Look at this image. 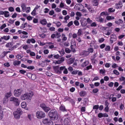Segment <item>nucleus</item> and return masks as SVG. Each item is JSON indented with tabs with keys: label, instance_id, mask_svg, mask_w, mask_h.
I'll use <instances>...</instances> for the list:
<instances>
[{
	"label": "nucleus",
	"instance_id": "8fccbe9b",
	"mask_svg": "<svg viewBox=\"0 0 125 125\" xmlns=\"http://www.w3.org/2000/svg\"><path fill=\"white\" fill-rule=\"evenodd\" d=\"M19 72L20 74H21V75H24V74H26V72L25 70L21 69L19 70Z\"/></svg>",
	"mask_w": 125,
	"mask_h": 125
},
{
	"label": "nucleus",
	"instance_id": "13d9d810",
	"mask_svg": "<svg viewBox=\"0 0 125 125\" xmlns=\"http://www.w3.org/2000/svg\"><path fill=\"white\" fill-rule=\"evenodd\" d=\"M106 46V44L104 43L100 45V47L101 49H103V48H105V47Z\"/></svg>",
	"mask_w": 125,
	"mask_h": 125
},
{
	"label": "nucleus",
	"instance_id": "4be33fe9",
	"mask_svg": "<svg viewBox=\"0 0 125 125\" xmlns=\"http://www.w3.org/2000/svg\"><path fill=\"white\" fill-rule=\"evenodd\" d=\"M119 81L120 82H123L122 83V84L125 85V77L124 76H121L120 78H119Z\"/></svg>",
	"mask_w": 125,
	"mask_h": 125
},
{
	"label": "nucleus",
	"instance_id": "e2e57ef3",
	"mask_svg": "<svg viewBox=\"0 0 125 125\" xmlns=\"http://www.w3.org/2000/svg\"><path fill=\"white\" fill-rule=\"evenodd\" d=\"M86 69L87 71H88V70H91V69H92V65L91 64L90 65L87 66L86 67Z\"/></svg>",
	"mask_w": 125,
	"mask_h": 125
},
{
	"label": "nucleus",
	"instance_id": "9b49d317",
	"mask_svg": "<svg viewBox=\"0 0 125 125\" xmlns=\"http://www.w3.org/2000/svg\"><path fill=\"white\" fill-rule=\"evenodd\" d=\"M12 95V94L11 93V92L6 93L3 99V103H6V101H7V99H8L9 97H11Z\"/></svg>",
	"mask_w": 125,
	"mask_h": 125
},
{
	"label": "nucleus",
	"instance_id": "79ce46f5",
	"mask_svg": "<svg viewBox=\"0 0 125 125\" xmlns=\"http://www.w3.org/2000/svg\"><path fill=\"white\" fill-rule=\"evenodd\" d=\"M105 73H106V70H105V69H101L100 70V74L104 75Z\"/></svg>",
	"mask_w": 125,
	"mask_h": 125
},
{
	"label": "nucleus",
	"instance_id": "3c124183",
	"mask_svg": "<svg viewBox=\"0 0 125 125\" xmlns=\"http://www.w3.org/2000/svg\"><path fill=\"white\" fill-rule=\"evenodd\" d=\"M86 22L88 23V24H91L92 22V20H90L89 18H88L86 20Z\"/></svg>",
	"mask_w": 125,
	"mask_h": 125
},
{
	"label": "nucleus",
	"instance_id": "a878e982",
	"mask_svg": "<svg viewBox=\"0 0 125 125\" xmlns=\"http://www.w3.org/2000/svg\"><path fill=\"white\" fill-rule=\"evenodd\" d=\"M4 17H5L6 18H8V17H9V16H10L9 12L7 11H4Z\"/></svg>",
	"mask_w": 125,
	"mask_h": 125
},
{
	"label": "nucleus",
	"instance_id": "37998d69",
	"mask_svg": "<svg viewBox=\"0 0 125 125\" xmlns=\"http://www.w3.org/2000/svg\"><path fill=\"white\" fill-rule=\"evenodd\" d=\"M31 79L33 81H35V80H36L37 79V76H36V75H35V74H32V75H31Z\"/></svg>",
	"mask_w": 125,
	"mask_h": 125
},
{
	"label": "nucleus",
	"instance_id": "49530a36",
	"mask_svg": "<svg viewBox=\"0 0 125 125\" xmlns=\"http://www.w3.org/2000/svg\"><path fill=\"white\" fill-rule=\"evenodd\" d=\"M26 26H27V22H25L24 24H21V29H24L26 28Z\"/></svg>",
	"mask_w": 125,
	"mask_h": 125
},
{
	"label": "nucleus",
	"instance_id": "58836bf2",
	"mask_svg": "<svg viewBox=\"0 0 125 125\" xmlns=\"http://www.w3.org/2000/svg\"><path fill=\"white\" fill-rule=\"evenodd\" d=\"M113 74H114L115 75H116L117 76H119V75H120V72H119V71H118V70L114 69L113 71Z\"/></svg>",
	"mask_w": 125,
	"mask_h": 125
},
{
	"label": "nucleus",
	"instance_id": "f3484780",
	"mask_svg": "<svg viewBox=\"0 0 125 125\" xmlns=\"http://www.w3.org/2000/svg\"><path fill=\"white\" fill-rule=\"evenodd\" d=\"M88 64H89V62H88V61H85L82 63L81 67H82V68H84V67H86Z\"/></svg>",
	"mask_w": 125,
	"mask_h": 125
},
{
	"label": "nucleus",
	"instance_id": "f257e3e1",
	"mask_svg": "<svg viewBox=\"0 0 125 125\" xmlns=\"http://www.w3.org/2000/svg\"><path fill=\"white\" fill-rule=\"evenodd\" d=\"M48 116L52 121H56L58 120V112L56 109H52L49 111L48 113Z\"/></svg>",
	"mask_w": 125,
	"mask_h": 125
},
{
	"label": "nucleus",
	"instance_id": "423d86ee",
	"mask_svg": "<svg viewBox=\"0 0 125 125\" xmlns=\"http://www.w3.org/2000/svg\"><path fill=\"white\" fill-rule=\"evenodd\" d=\"M10 101L11 102H14L15 104V105L16 106H19L20 103H19V101L18 100V99L13 97H11L10 99Z\"/></svg>",
	"mask_w": 125,
	"mask_h": 125
},
{
	"label": "nucleus",
	"instance_id": "dca6fc26",
	"mask_svg": "<svg viewBox=\"0 0 125 125\" xmlns=\"http://www.w3.org/2000/svg\"><path fill=\"white\" fill-rule=\"evenodd\" d=\"M14 117L15 119H17V120L20 119V117L21 114L18 113V112H16L15 111L14 112Z\"/></svg>",
	"mask_w": 125,
	"mask_h": 125
},
{
	"label": "nucleus",
	"instance_id": "20e7f679",
	"mask_svg": "<svg viewBox=\"0 0 125 125\" xmlns=\"http://www.w3.org/2000/svg\"><path fill=\"white\" fill-rule=\"evenodd\" d=\"M42 123L43 125H53L54 123L53 122H52V120L49 119L47 118H45L42 120Z\"/></svg>",
	"mask_w": 125,
	"mask_h": 125
},
{
	"label": "nucleus",
	"instance_id": "bb28decb",
	"mask_svg": "<svg viewBox=\"0 0 125 125\" xmlns=\"http://www.w3.org/2000/svg\"><path fill=\"white\" fill-rule=\"evenodd\" d=\"M79 94L81 97H84V96L86 94V92L85 91H81Z\"/></svg>",
	"mask_w": 125,
	"mask_h": 125
},
{
	"label": "nucleus",
	"instance_id": "a18cd8bd",
	"mask_svg": "<svg viewBox=\"0 0 125 125\" xmlns=\"http://www.w3.org/2000/svg\"><path fill=\"white\" fill-rule=\"evenodd\" d=\"M62 41H64V42L67 41V37H66V36H65V34H62Z\"/></svg>",
	"mask_w": 125,
	"mask_h": 125
},
{
	"label": "nucleus",
	"instance_id": "c756f323",
	"mask_svg": "<svg viewBox=\"0 0 125 125\" xmlns=\"http://www.w3.org/2000/svg\"><path fill=\"white\" fill-rule=\"evenodd\" d=\"M37 9H38V7H35L33 11L31 12V14L33 15V16H36L37 15V14L36 13Z\"/></svg>",
	"mask_w": 125,
	"mask_h": 125
},
{
	"label": "nucleus",
	"instance_id": "c03bdc74",
	"mask_svg": "<svg viewBox=\"0 0 125 125\" xmlns=\"http://www.w3.org/2000/svg\"><path fill=\"white\" fill-rule=\"evenodd\" d=\"M99 109V105H95L93 107V110H98Z\"/></svg>",
	"mask_w": 125,
	"mask_h": 125
},
{
	"label": "nucleus",
	"instance_id": "680f3d73",
	"mask_svg": "<svg viewBox=\"0 0 125 125\" xmlns=\"http://www.w3.org/2000/svg\"><path fill=\"white\" fill-rule=\"evenodd\" d=\"M27 69L28 70H34V69H35V67L34 66H29L27 67Z\"/></svg>",
	"mask_w": 125,
	"mask_h": 125
},
{
	"label": "nucleus",
	"instance_id": "5701e85b",
	"mask_svg": "<svg viewBox=\"0 0 125 125\" xmlns=\"http://www.w3.org/2000/svg\"><path fill=\"white\" fill-rule=\"evenodd\" d=\"M40 23L42 25H46L47 24V21L45 19H43L40 21Z\"/></svg>",
	"mask_w": 125,
	"mask_h": 125
},
{
	"label": "nucleus",
	"instance_id": "4d7b16f0",
	"mask_svg": "<svg viewBox=\"0 0 125 125\" xmlns=\"http://www.w3.org/2000/svg\"><path fill=\"white\" fill-rule=\"evenodd\" d=\"M65 68H66V66H65L60 67V72H62V71H64Z\"/></svg>",
	"mask_w": 125,
	"mask_h": 125
},
{
	"label": "nucleus",
	"instance_id": "f704fd0d",
	"mask_svg": "<svg viewBox=\"0 0 125 125\" xmlns=\"http://www.w3.org/2000/svg\"><path fill=\"white\" fill-rule=\"evenodd\" d=\"M25 11L26 12V13H29L31 11V7H26L24 10V12Z\"/></svg>",
	"mask_w": 125,
	"mask_h": 125
},
{
	"label": "nucleus",
	"instance_id": "69168bd1",
	"mask_svg": "<svg viewBox=\"0 0 125 125\" xmlns=\"http://www.w3.org/2000/svg\"><path fill=\"white\" fill-rule=\"evenodd\" d=\"M81 112H83L84 113L85 112V106H82L81 109Z\"/></svg>",
	"mask_w": 125,
	"mask_h": 125
},
{
	"label": "nucleus",
	"instance_id": "5fc2aeb1",
	"mask_svg": "<svg viewBox=\"0 0 125 125\" xmlns=\"http://www.w3.org/2000/svg\"><path fill=\"white\" fill-rule=\"evenodd\" d=\"M3 65L4 67H10V64H9V62H5L3 64Z\"/></svg>",
	"mask_w": 125,
	"mask_h": 125
},
{
	"label": "nucleus",
	"instance_id": "39448f33",
	"mask_svg": "<svg viewBox=\"0 0 125 125\" xmlns=\"http://www.w3.org/2000/svg\"><path fill=\"white\" fill-rule=\"evenodd\" d=\"M36 117L38 119H42L45 118V114L43 111H38L36 112Z\"/></svg>",
	"mask_w": 125,
	"mask_h": 125
},
{
	"label": "nucleus",
	"instance_id": "4468645a",
	"mask_svg": "<svg viewBox=\"0 0 125 125\" xmlns=\"http://www.w3.org/2000/svg\"><path fill=\"white\" fill-rule=\"evenodd\" d=\"M80 22H81V24L82 26H83V27H85V26H86V25H87V22L86 21V20L82 19L80 21Z\"/></svg>",
	"mask_w": 125,
	"mask_h": 125
},
{
	"label": "nucleus",
	"instance_id": "72a5a7b5",
	"mask_svg": "<svg viewBox=\"0 0 125 125\" xmlns=\"http://www.w3.org/2000/svg\"><path fill=\"white\" fill-rule=\"evenodd\" d=\"M105 51H110L111 50V47L110 45H106L104 48Z\"/></svg>",
	"mask_w": 125,
	"mask_h": 125
},
{
	"label": "nucleus",
	"instance_id": "774afa93",
	"mask_svg": "<svg viewBox=\"0 0 125 125\" xmlns=\"http://www.w3.org/2000/svg\"><path fill=\"white\" fill-rule=\"evenodd\" d=\"M65 51L66 53H70V52H71V50H70V49H69L68 48H66L65 49Z\"/></svg>",
	"mask_w": 125,
	"mask_h": 125
},
{
	"label": "nucleus",
	"instance_id": "052dcab7",
	"mask_svg": "<svg viewBox=\"0 0 125 125\" xmlns=\"http://www.w3.org/2000/svg\"><path fill=\"white\" fill-rule=\"evenodd\" d=\"M79 73V70H74L72 72L71 74L72 75H77Z\"/></svg>",
	"mask_w": 125,
	"mask_h": 125
},
{
	"label": "nucleus",
	"instance_id": "1a4fd4ad",
	"mask_svg": "<svg viewBox=\"0 0 125 125\" xmlns=\"http://www.w3.org/2000/svg\"><path fill=\"white\" fill-rule=\"evenodd\" d=\"M95 19L97 22H99L100 23H106L107 22V21L104 20V18H103L101 16L96 17Z\"/></svg>",
	"mask_w": 125,
	"mask_h": 125
},
{
	"label": "nucleus",
	"instance_id": "de8ad7c7",
	"mask_svg": "<svg viewBox=\"0 0 125 125\" xmlns=\"http://www.w3.org/2000/svg\"><path fill=\"white\" fill-rule=\"evenodd\" d=\"M93 2V5L94 6H97V5H98V1H97V0H94Z\"/></svg>",
	"mask_w": 125,
	"mask_h": 125
},
{
	"label": "nucleus",
	"instance_id": "b1692460",
	"mask_svg": "<svg viewBox=\"0 0 125 125\" xmlns=\"http://www.w3.org/2000/svg\"><path fill=\"white\" fill-rule=\"evenodd\" d=\"M106 19L107 20V21H109V20H114V19H115V17L108 15L106 17Z\"/></svg>",
	"mask_w": 125,
	"mask_h": 125
},
{
	"label": "nucleus",
	"instance_id": "f8f14e48",
	"mask_svg": "<svg viewBox=\"0 0 125 125\" xmlns=\"http://www.w3.org/2000/svg\"><path fill=\"white\" fill-rule=\"evenodd\" d=\"M21 89L15 90L14 91V96L16 97H19L21 95Z\"/></svg>",
	"mask_w": 125,
	"mask_h": 125
},
{
	"label": "nucleus",
	"instance_id": "c85d7f7f",
	"mask_svg": "<svg viewBox=\"0 0 125 125\" xmlns=\"http://www.w3.org/2000/svg\"><path fill=\"white\" fill-rule=\"evenodd\" d=\"M1 39H3V40H4L5 41H8V40L10 39V36H3V37H1Z\"/></svg>",
	"mask_w": 125,
	"mask_h": 125
},
{
	"label": "nucleus",
	"instance_id": "603ef678",
	"mask_svg": "<svg viewBox=\"0 0 125 125\" xmlns=\"http://www.w3.org/2000/svg\"><path fill=\"white\" fill-rule=\"evenodd\" d=\"M56 39H59V38H60V37H61V35L60 34V33L57 32L56 33Z\"/></svg>",
	"mask_w": 125,
	"mask_h": 125
},
{
	"label": "nucleus",
	"instance_id": "0eeeda50",
	"mask_svg": "<svg viewBox=\"0 0 125 125\" xmlns=\"http://www.w3.org/2000/svg\"><path fill=\"white\" fill-rule=\"evenodd\" d=\"M40 107H41L43 109V111H44V112L46 113H48L49 111L51 110L50 107L46 106V105H45L44 104H41Z\"/></svg>",
	"mask_w": 125,
	"mask_h": 125
},
{
	"label": "nucleus",
	"instance_id": "338daca9",
	"mask_svg": "<svg viewBox=\"0 0 125 125\" xmlns=\"http://www.w3.org/2000/svg\"><path fill=\"white\" fill-rule=\"evenodd\" d=\"M63 74H64V75H67V74H68V69H67V68H66V67L63 70Z\"/></svg>",
	"mask_w": 125,
	"mask_h": 125
},
{
	"label": "nucleus",
	"instance_id": "9d476101",
	"mask_svg": "<svg viewBox=\"0 0 125 125\" xmlns=\"http://www.w3.org/2000/svg\"><path fill=\"white\" fill-rule=\"evenodd\" d=\"M117 41V36L116 35V34H112L110 36V38L109 40V42H110V43H114V42H116Z\"/></svg>",
	"mask_w": 125,
	"mask_h": 125
},
{
	"label": "nucleus",
	"instance_id": "bf43d9fd",
	"mask_svg": "<svg viewBox=\"0 0 125 125\" xmlns=\"http://www.w3.org/2000/svg\"><path fill=\"white\" fill-rule=\"evenodd\" d=\"M74 24L75 25V26H79V25H80V23L79 22V21L77 20L74 21Z\"/></svg>",
	"mask_w": 125,
	"mask_h": 125
},
{
	"label": "nucleus",
	"instance_id": "7c9ffc66",
	"mask_svg": "<svg viewBox=\"0 0 125 125\" xmlns=\"http://www.w3.org/2000/svg\"><path fill=\"white\" fill-rule=\"evenodd\" d=\"M21 7L23 12H25V9H26V8H27L26 7V4L25 3L21 4Z\"/></svg>",
	"mask_w": 125,
	"mask_h": 125
},
{
	"label": "nucleus",
	"instance_id": "864d4df0",
	"mask_svg": "<svg viewBox=\"0 0 125 125\" xmlns=\"http://www.w3.org/2000/svg\"><path fill=\"white\" fill-rule=\"evenodd\" d=\"M96 26H97V24L95 22H93L90 24V27H96Z\"/></svg>",
	"mask_w": 125,
	"mask_h": 125
},
{
	"label": "nucleus",
	"instance_id": "a211bd4d",
	"mask_svg": "<svg viewBox=\"0 0 125 125\" xmlns=\"http://www.w3.org/2000/svg\"><path fill=\"white\" fill-rule=\"evenodd\" d=\"M60 110L62 112H67V109H66V107L64 105H61L60 107Z\"/></svg>",
	"mask_w": 125,
	"mask_h": 125
},
{
	"label": "nucleus",
	"instance_id": "09e8293b",
	"mask_svg": "<svg viewBox=\"0 0 125 125\" xmlns=\"http://www.w3.org/2000/svg\"><path fill=\"white\" fill-rule=\"evenodd\" d=\"M55 24L56 25L58 28H59V27H60V26H61L62 25L61 22H60V21H58L57 22H55Z\"/></svg>",
	"mask_w": 125,
	"mask_h": 125
},
{
	"label": "nucleus",
	"instance_id": "473e14b6",
	"mask_svg": "<svg viewBox=\"0 0 125 125\" xmlns=\"http://www.w3.org/2000/svg\"><path fill=\"white\" fill-rule=\"evenodd\" d=\"M74 61H75L74 59L70 58L68 60V63L69 65H71V64H73V63H74Z\"/></svg>",
	"mask_w": 125,
	"mask_h": 125
},
{
	"label": "nucleus",
	"instance_id": "cd10ccee",
	"mask_svg": "<svg viewBox=\"0 0 125 125\" xmlns=\"http://www.w3.org/2000/svg\"><path fill=\"white\" fill-rule=\"evenodd\" d=\"M21 108L23 109H26V107H27V104L25 102H23L21 104Z\"/></svg>",
	"mask_w": 125,
	"mask_h": 125
},
{
	"label": "nucleus",
	"instance_id": "6ab92c4d",
	"mask_svg": "<svg viewBox=\"0 0 125 125\" xmlns=\"http://www.w3.org/2000/svg\"><path fill=\"white\" fill-rule=\"evenodd\" d=\"M115 24H116L117 25H118L119 26H120V25H121V24H123L124 23V21H123V20L120 19L118 21H115Z\"/></svg>",
	"mask_w": 125,
	"mask_h": 125
},
{
	"label": "nucleus",
	"instance_id": "aec40b11",
	"mask_svg": "<svg viewBox=\"0 0 125 125\" xmlns=\"http://www.w3.org/2000/svg\"><path fill=\"white\" fill-rule=\"evenodd\" d=\"M21 64V61L16 60L13 62L14 66H19Z\"/></svg>",
	"mask_w": 125,
	"mask_h": 125
},
{
	"label": "nucleus",
	"instance_id": "7ed1b4c3",
	"mask_svg": "<svg viewBox=\"0 0 125 125\" xmlns=\"http://www.w3.org/2000/svg\"><path fill=\"white\" fill-rule=\"evenodd\" d=\"M6 47H7V48H9V50L10 51H12L14 50L16 48H17L18 46H19V43H17L16 45H15L13 46V43L11 42L7 43L5 45Z\"/></svg>",
	"mask_w": 125,
	"mask_h": 125
},
{
	"label": "nucleus",
	"instance_id": "f03ea898",
	"mask_svg": "<svg viewBox=\"0 0 125 125\" xmlns=\"http://www.w3.org/2000/svg\"><path fill=\"white\" fill-rule=\"evenodd\" d=\"M33 96H34V92L33 91H29L27 94L25 93L22 95L21 96V100H28V101H31V99H32Z\"/></svg>",
	"mask_w": 125,
	"mask_h": 125
},
{
	"label": "nucleus",
	"instance_id": "2f4dec72",
	"mask_svg": "<svg viewBox=\"0 0 125 125\" xmlns=\"http://www.w3.org/2000/svg\"><path fill=\"white\" fill-rule=\"evenodd\" d=\"M77 35L78 37H80L83 35V31L82 29H80L78 30Z\"/></svg>",
	"mask_w": 125,
	"mask_h": 125
},
{
	"label": "nucleus",
	"instance_id": "c9c22d12",
	"mask_svg": "<svg viewBox=\"0 0 125 125\" xmlns=\"http://www.w3.org/2000/svg\"><path fill=\"white\" fill-rule=\"evenodd\" d=\"M94 51L93 48L89 47L87 49V52L89 53H92Z\"/></svg>",
	"mask_w": 125,
	"mask_h": 125
},
{
	"label": "nucleus",
	"instance_id": "393cba45",
	"mask_svg": "<svg viewBox=\"0 0 125 125\" xmlns=\"http://www.w3.org/2000/svg\"><path fill=\"white\" fill-rule=\"evenodd\" d=\"M109 15V13L107 12H102L100 13V16L102 17V16H107Z\"/></svg>",
	"mask_w": 125,
	"mask_h": 125
},
{
	"label": "nucleus",
	"instance_id": "e433bc0d",
	"mask_svg": "<svg viewBox=\"0 0 125 125\" xmlns=\"http://www.w3.org/2000/svg\"><path fill=\"white\" fill-rule=\"evenodd\" d=\"M16 112H18V113L20 114V115H22V110L20 108H18L17 109L16 111H15Z\"/></svg>",
	"mask_w": 125,
	"mask_h": 125
},
{
	"label": "nucleus",
	"instance_id": "ea45409f",
	"mask_svg": "<svg viewBox=\"0 0 125 125\" xmlns=\"http://www.w3.org/2000/svg\"><path fill=\"white\" fill-rule=\"evenodd\" d=\"M88 52L87 51H85V50H84L83 53H82V55L83 56H87V55H88Z\"/></svg>",
	"mask_w": 125,
	"mask_h": 125
},
{
	"label": "nucleus",
	"instance_id": "ddd939ff",
	"mask_svg": "<svg viewBox=\"0 0 125 125\" xmlns=\"http://www.w3.org/2000/svg\"><path fill=\"white\" fill-rule=\"evenodd\" d=\"M64 99L65 100L64 102H66V101H69V102H70V103H72V104L74 103V100L72 99V98H71L68 96L65 97L64 98Z\"/></svg>",
	"mask_w": 125,
	"mask_h": 125
},
{
	"label": "nucleus",
	"instance_id": "6e6d98bb",
	"mask_svg": "<svg viewBox=\"0 0 125 125\" xmlns=\"http://www.w3.org/2000/svg\"><path fill=\"white\" fill-rule=\"evenodd\" d=\"M8 10L10 12H13V11H14V8H13V7H10L8 8Z\"/></svg>",
	"mask_w": 125,
	"mask_h": 125
},
{
	"label": "nucleus",
	"instance_id": "2eb2a0df",
	"mask_svg": "<svg viewBox=\"0 0 125 125\" xmlns=\"http://www.w3.org/2000/svg\"><path fill=\"white\" fill-rule=\"evenodd\" d=\"M113 97H114L113 94L110 95L109 97V100H111V99L112 102H116V101H117V98Z\"/></svg>",
	"mask_w": 125,
	"mask_h": 125
},
{
	"label": "nucleus",
	"instance_id": "0e129e2a",
	"mask_svg": "<svg viewBox=\"0 0 125 125\" xmlns=\"http://www.w3.org/2000/svg\"><path fill=\"white\" fill-rule=\"evenodd\" d=\"M6 27V24L5 23L3 24L0 27V30H3V29H4Z\"/></svg>",
	"mask_w": 125,
	"mask_h": 125
},
{
	"label": "nucleus",
	"instance_id": "a19ab883",
	"mask_svg": "<svg viewBox=\"0 0 125 125\" xmlns=\"http://www.w3.org/2000/svg\"><path fill=\"white\" fill-rule=\"evenodd\" d=\"M108 12H110V13H112L113 12H115V11H116V10H115V9L113 10V8H109L108 9Z\"/></svg>",
	"mask_w": 125,
	"mask_h": 125
},
{
	"label": "nucleus",
	"instance_id": "6e6552de",
	"mask_svg": "<svg viewBox=\"0 0 125 125\" xmlns=\"http://www.w3.org/2000/svg\"><path fill=\"white\" fill-rule=\"evenodd\" d=\"M53 69L55 74H58V75H60L62 74V72L60 71V68L59 65L53 66Z\"/></svg>",
	"mask_w": 125,
	"mask_h": 125
},
{
	"label": "nucleus",
	"instance_id": "412c9836",
	"mask_svg": "<svg viewBox=\"0 0 125 125\" xmlns=\"http://www.w3.org/2000/svg\"><path fill=\"white\" fill-rule=\"evenodd\" d=\"M70 119L68 118H65L63 121V124L65 125H68L70 123Z\"/></svg>",
	"mask_w": 125,
	"mask_h": 125
},
{
	"label": "nucleus",
	"instance_id": "4c0bfd02",
	"mask_svg": "<svg viewBox=\"0 0 125 125\" xmlns=\"http://www.w3.org/2000/svg\"><path fill=\"white\" fill-rule=\"evenodd\" d=\"M99 91V89L97 88H95L92 90L93 93H97Z\"/></svg>",
	"mask_w": 125,
	"mask_h": 125
}]
</instances>
